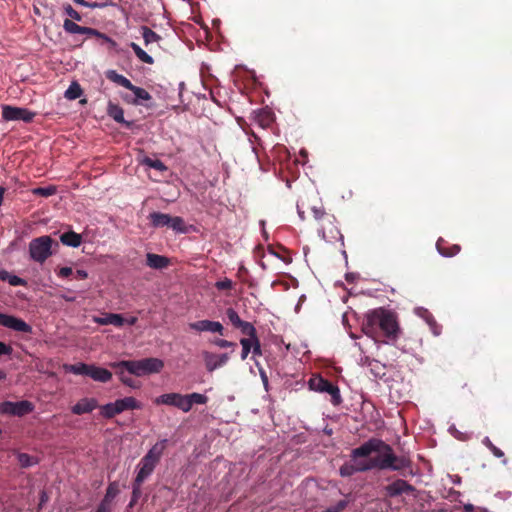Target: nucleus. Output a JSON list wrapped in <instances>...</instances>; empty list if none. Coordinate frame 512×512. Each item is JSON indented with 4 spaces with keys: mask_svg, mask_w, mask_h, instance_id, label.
Segmentation results:
<instances>
[{
    "mask_svg": "<svg viewBox=\"0 0 512 512\" xmlns=\"http://www.w3.org/2000/svg\"><path fill=\"white\" fill-rule=\"evenodd\" d=\"M377 327L392 339H396L400 331L396 315L383 308L369 311L365 316L363 331L366 335L374 337Z\"/></svg>",
    "mask_w": 512,
    "mask_h": 512,
    "instance_id": "obj_1",
    "label": "nucleus"
},
{
    "mask_svg": "<svg viewBox=\"0 0 512 512\" xmlns=\"http://www.w3.org/2000/svg\"><path fill=\"white\" fill-rule=\"evenodd\" d=\"M369 441L377 443L375 444L376 447L374 450L376 455L372 456L375 468L400 470L409 466V461L406 458L395 456L390 446L383 441L377 439H371Z\"/></svg>",
    "mask_w": 512,
    "mask_h": 512,
    "instance_id": "obj_2",
    "label": "nucleus"
},
{
    "mask_svg": "<svg viewBox=\"0 0 512 512\" xmlns=\"http://www.w3.org/2000/svg\"><path fill=\"white\" fill-rule=\"evenodd\" d=\"M110 366L112 368H125L130 374L142 377L160 373L164 368V362L159 358L151 357L141 360L114 362Z\"/></svg>",
    "mask_w": 512,
    "mask_h": 512,
    "instance_id": "obj_3",
    "label": "nucleus"
},
{
    "mask_svg": "<svg viewBox=\"0 0 512 512\" xmlns=\"http://www.w3.org/2000/svg\"><path fill=\"white\" fill-rule=\"evenodd\" d=\"M165 447L166 440L157 442L141 459L138 464V472L135 478L138 484H142L152 474L157 463L160 461Z\"/></svg>",
    "mask_w": 512,
    "mask_h": 512,
    "instance_id": "obj_4",
    "label": "nucleus"
},
{
    "mask_svg": "<svg viewBox=\"0 0 512 512\" xmlns=\"http://www.w3.org/2000/svg\"><path fill=\"white\" fill-rule=\"evenodd\" d=\"M141 408L142 404L134 397H125L101 406L100 414L104 418L110 419L126 410H135Z\"/></svg>",
    "mask_w": 512,
    "mask_h": 512,
    "instance_id": "obj_5",
    "label": "nucleus"
},
{
    "mask_svg": "<svg viewBox=\"0 0 512 512\" xmlns=\"http://www.w3.org/2000/svg\"><path fill=\"white\" fill-rule=\"evenodd\" d=\"M52 239L50 236H41L33 239L29 244L31 258L37 262H44L51 254Z\"/></svg>",
    "mask_w": 512,
    "mask_h": 512,
    "instance_id": "obj_6",
    "label": "nucleus"
},
{
    "mask_svg": "<svg viewBox=\"0 0 512 512\" xmlns=\"http://www.w3.org/2000/svg\"><path fill=\"white\" fill-rule=\"evenodd\" d=\"M308 384L313 391L330 394L333 405H339L341 403L342 399L339 388L328 380L320 376H314L309 380Z\"/></svg>",
    "mask_w": 512,
    "mask_h": 512,
    "instance_id": "obj_7",
    "label": "nucleus"
},
{
    "mask_svg": "<svg viewBox=\"0 0 512 512\" xmlns=\"http://www.w3.org/2000/svg\"><path fill=\"white\" fill-rule=\"evenodd\" d=\"M374 442L367 441L360 447L354 449L351 453V461L353 464L361 463L367 467V470L375 468V463H373V457L375 450Z\"/></svg>",
    "mask_w": 512,
    "mask_h": 512,
    "instance_id": "obj_8",
    "label": "nucleus"
},
{
    "mask_svg": "<svg viewBox=\"0 0 512 512\" xmlns=\"http://www.w3.org/2000/svg\"><path fill=\"white\" fill-rule=\"evenodd\" d=\"M34 410V405L27 401L22 400L18 402L4 401L0 403V413L11 416H24Z\"/></svg>",
    "mask_w": 512,
    "mask_h": 512,
    "instance_id": "obj_9",
    "label": "nucleus"
},
{
    "mask_svg": "<svg viewBox=\"0 0 512 512\" xmlns=\"http://www.w3.org/2000/svg\"><path fill=\"white\" fill-rule=\"evenodd\" d=\"M154 404L156 405H167V406H173L181 411L187 413L188 412V401L185 397V395L180 393H165L158 397H156L153 400Z\"/></svg>",
    "mask_w": 512,
    "mask_h": 512,
    "instance_id": "obj_10",
    "label": "nucleus"
},
{
    "mask_svg": "<svg viewBox=\"0 0 512 512\" xmlns=\"http://www.w3.org/2000/svg\"><path fill=\"white\" fill-rule=\"evenodd\" d=\"M35 116L34 112H31L25 108L14 107L9 105L2 106V117L6 121H18L31 122Z\"/></svg>",
    "mask_w": 512,
    "mask_h": 512,
    "instance_id": "obj_11",
    "label": "nucleus"
},
{
    "mask_svg": "<svg viewBox=\"0 0 512 512\" xmlns=\"http://www.w3.org/2000/svg\"><path fill=\"white\" fill-rule=\"evenodd\" d=\"M205 368L208 372H213L224 365L229 361L228 353H214L211 351L204 350L201 353Z\"/></svg>",
    "mask_w": 512,
    "mask_h": 512,
    "instance_id": "obj_12",
    "label": "nucleus"
},
{
    "mask_svg": "<svg viewBox=\"0 0 512 512\" xmlns=\"http://www.w3.org/2000/svg\"><path fill=\"white\" fill-rule=\"evenodd\" d=\"M106 77L113 83L133 91L134 96H149V94L144 89L135 87L129 79H127L126 77H124L121 74H118L114 70L107 71Z\"/></svg>",
    "mask_w": 512,
    "mask_h": 512,
    "instance_id": "obj_13",
    "label": "nucleus"
},
{
    "mask_svg": "<svg viewBox=\"0 0 512 512\" xmlns=\"http://www.w3.org/2000/svg\"><path fill=\"white\" fill-rule=\"evenodd\" d=\"M0 325L11 330L23 333H30L32 328L24 320L12 315L3 314L0 312Z\"/></svg>",
    "mask_w": 512,
    "mask_h": 512,
    "instance_id": "obj_14",
    "label": "nucleus"
},
{
    "mask_svg": "<svg viewBox=\"0 0 512 512\" xmlns=\"http://www.w3.org/2000/svg\"><path fill=\"white\" fill-rule=\"evenodd\" d=\"M189 328L198 333L209 332L224 335V327L219 321L199 320L189 323Z\"/></svg>",
    "mask_w": 512,
    "mask_h": 512,
    "instance_id": "obj_15",
    "label": "nucleus"
},
{
    "mask_svg": "<svg viewBox=\"0 0 512 512\" xmlns=\"http://www.w3.org/2000/svg\"><path fill=\"white\" fill-rule=\"evenodd\" d=\"M242 346L241 359L245 360L252 351L254 355H261V346L258 337L242 338L240 340Z\"/></svg>",
    "mask_w": 512,
    "mask_h": 512,
    "instance_id": "obj_16",
    "label": "nucleus"
},
{
    "mask_svg": "<svg viewBox=\"0 0 512 512\" xmlns=\"http://www.w3.org/2000/svg\"><path fill=\"white\" fill-rule=\"evenodd\" d=\"M319 235L324 239L325 241H334L339 236V231L337 227L334 225L333 217H327L324 219V222L322 223V227L319 230Z\"/></svg>",
    "mask_w": 512,
    "mask_h": 512,
    "instance_id": "obj_17",
    "label": "nucleus"
},
{
    "mask_svg": "<svg viewBox=\"0 0 512 512\" xmlns=\"http://www.w3.org/2000/svg\"><path fill=\"white\" fill-rule=\"evenodd\" d=\"M98 406L94 398H82L72 408V413L81 415L93 411Z\"/></svg>",
    "mask_w": 512,
    "mask_h": 512,
    "instance_id": "obj_18",
    "label": "nucleus"
},
{
    "mask_svg": "<svg viewBox=\"0 0 512 512\" xmlns=\"http://www.w3.org/2000/svg\"><path fill=\"white\" fill-rule=\"evenodd\" d=\"M414 488L404 480H396L386 487L389 496L394 497L403 493L413 492Z\"/></svg>",
    "mask_w": 512,
    "mask_h": 512,
    "instance_id": "obj_19",
    "label": "nucleus"
},
{
    "mask_svg": "<svg viewBox=\"0 0 512 512\" xmlns=\"http://www.w3.org/2000/svg\"><path fill=\"white\" fill-rule=\"evenodd\" d=\"M88 376L101 383L109 382L112 379V373L109 370L95 365L90 366Z\"/></svg>",
    "mask_w": 512,
    "mask_h": 512,
    "instance_id": "obj_20",
    "label": "nucleus"
},
{
    "mask_svg": "<svg viewBox=\"0 0 512 512\" xmlns=\"http://www.w3.org/2000/svg\"><path fill=\"white\" fill-rule=\"evenodd\" d=\"M146 262L150 268L163 269L169 265V259L165 256L148 253L146 255Z\"/></svg>",
    "mask_w": 512,
    "mask_h": 512,
    "instance_id": "obj_21",
    "label": "nucleus"
},
{
    "mask_svg": "<svg viewBox=\"0 0 512 512\" xmlns=\"http://www.w3.org/2000/svg\"><path fill=\"white\" fill-rule=\"evenodd\" d=\"M93 321L100 325H115L122 326L125 323V319L120 314H107L104 317H94Z\"/></svg>",
    "mask_w": 512,
    "mask_h": 512,
    "instance_id": "obj_22",
    "label": "nucleus"
},
{
    "mask_svg": "<svg viewBox=\"0 0 512 512\" xmlns=\"http://www.w3.org/2000/svg\"><path fill=\"white\" fill-rule=\"evenodd\" d=\"M367 467L364 464L357 463L353 464L352 461L350 463H346L340 468V475L343 477L351 476L356 472L367 471Z\"/></svg>",
    "mask_w": 512,
    "mask_h": 512,
    "instance_id": "obj_23",
    "label": "nucleus"
},
{
    "mask_svg": "<svg viewBox=\"0 0 512 512\" xmlns=\"http://www.w3.org/2000/svg\"><path fill=\"white\" fill-rule=\"evenodd\" d=\"M82 34H84L88 37H97V38L103 39L105 42L109 43V45L112 49H114L117 46V43L113 39H111L104 33H101L100 31H98L94 28L83 26Z\"/></svg>",
    "mask_w": 512,
    "mask_h": 512,
    "instance_id": "obj_24",
    "label": "nucleus"
},
{
    "mask_svg": "<svg viewBox=\"0 0 512 512\" xmlns=\"http://www.w3.org/2000/svg\"><path fill=\"white\" fill-rule=\"evenodd\" d=\"M108 114L118 123H123L126 127H130L132 122L124 120L123 109L117 105L109 103Z\"/></svg>",
    "mask_w": 512,
    "mask_h": 512,
    "instance_id": "obj_25",
    "label": "nucleus"
},
{
    "mask_svg": "<svg viewBox=\"0 0 512 512\" xmlns=\"http://www.w3.org/2000/svg\"><path fill=\"white\" fill-rule=\"evenodd\" d=\"M60 240L64 245L76 248L80 246L82 238L80 234L70 231L62 234Z\"/></svg>",
    "mask_w": 512,
    "mask_h": 512,
    "instance_id": "obj_26",
    "label": "nucleus"
},
{
    "mask_svg": "<svg viewBox=\"0 0 512 512\" xmlns=\"http://www.w3.org/2000/svg\"><path fill=\"white\" fill-rule=\"evenodd\" d=\"M149 219H150L152 225L156 228L165 227V226L168 227L170 215L164 214V213H159V212H154L149 215Z\"/></svg>",
    "mask_w": 512,
    "mask_h": 512,
    "instance_id": "obj_27",
    "label": "nucleus"
},
{
    "mask_svg": "<svg viewBox=\"0 0 512 512\" xmlns=\"http://www.w3.org/2000/svg\"><path fill=\"white\" fill-rule=\"evenodd\" d=\"M90 366L91 365H87L85 363H77V364H73V365L65 364L63 366V369L66 372H70L75 375H87L88 376Z\"/></svg>",
    "mask_w": 512,
    "mask_h": 512,
    "instance_id": "obj_28",
    "label": "nucleus"
},
{
    "mask_svg": "<svg viewBox=\"0 0 512 512\" xmlns=\"http://www.w3.org/2000/svg\"><path fill=\"white\" fill-rule=\"evenodd\" d=\"M141 31L146 46L152 43H158L160 40H162L160 35H158L156 32H154L147 26H142Z\"/></svg>",
    "mask_w": 512,
    "mask_h": 512,
    "instance_id": "obj_29",
    "label": "nucleus"
},
{
    "mask_svg": "<svg viewBox=\"0 0 512 512\" xmlns=\"http://www.w3.org/2000/svg\"><path fill=\"white\" fill-rule=\"evenodd\" d=\"M130 47L133 49L135 55L141 62L146 64L154 63L153 58L148 53H146L138 44L131 42Z\"/></svg>",
    "mask_w": 512,
    "mask_h": 512,
    "instance_id": "obj_30",
    "label": "nucleus"
},
{
    "mask_svg": "<svg viewBox=\"0 0 512 512\" xmlns=\"http://www.w3.org/2000/svg\"><path fill=\"white\" fill-rule=\"evenodd\" d=\"M0 279L3 281H7L12 286H20L26 284L24 279L16 275H12L6 270H0Z\"/></svg>",
    "mask_w": 512,
    "mask_h": 512,
    "instance_id": "obj_31",
    "label": "nucleus"
},
{
    "mask_svg": "<svg viewBox=\"0 0 512 512\" xmlns=\"http://www.w3.org/2000/svg\"><path fill=\"white\" fill-rule=\"evenodd\" d=\"M188 401V412L192 409L193 404H206L208 401V397L204 394L200 393H191L185 395Z\"/></svg>",
    "mask_w": 512,
    "mask_h": 512,
    "instance_id": "obj_32",
    "label": "nucleus"
},
{
    "mask_svg": "<svg viewBox=\"0 0 512 512\" xmlns=\"http://www.w3.org/2000/svg\"><path fill=\"white\" fill-rule=\"evenodd\" d=\"M63 29L69 34H82L83 26L78 25L71 19H65L63 22Z\"/></svg>",
    "mask_w": 512,
    "mask_h": 512,
    "instance_id": "obj_33",
    "label": "nucleus"
},
{
    "mask_svg": "<svg viewBox=\"0 0 512 512\" xmlns=\"http://www.w3.org/2000/svg\"><path fill=\"white\" fill-rule=\"evenodd\" d=\"M18 463L21 467L27 468L35 465L37 463L36 458L26 454V453H19L17 455Z\"/></svg>",
    "mask_w": 512,
    "mask_h": 512,
    "instance_id": "obj_34",
    "label": "nucleus"
},
{
    "mask_svg": "<svg viewBox=\"0 0 512 512\" xmlns=\"http://www.w3.org/2000/svg\"><path fill=\"white\" fill-rule=\"evenodd\" d=\"M142 163L148 167H151V168H154L158 171H166L167 170V167L166 165L158 160V159H151V158H148V157H145L142 159Z\"/></svg>",
    "mask_w": 512,
    "mask_h": 512,
    "instance_id": "obj_35",
    "label": "nucleus"
},
{
    "mask_svg": "<svg viewBox=\"0 0 512 512\" xmlns=\"http://www.w3.org/2000/svg\"><path fill=\"white\" fill-rule=\"evenodd\" d=\"M237 328H239L243 334L248 335L249 336L248 338L257 337L256 329L249 322L242 321L241 324Z\"/></svg>",
    "mask_w": 512,
    "mask_h": 512,
    "instance_id": "obj_36",
    "label": "nucleus"
},
{
    "mask_svg": "<svg viewBox=\"0 0 512 512\" xmlns=\"http://www.w3.org/2000/svg\"><path fill=\"white\" fill-rule=\"evenodd\" d=\"M117 494H118L117 485L115 483L110 484L106 490L105 497L102 501L111 505L113 499L117 496Z\"/></svg>",
    "mask_w": 512,
    "mask_h": 512,
    "instance_id": "obj_37",
    "label": "nucleus"
},
{
    "mask_svg": "<svg viewBox=\"0 0 512 512\" xmlns=\"http://www.w3.org/2000/svg\"><path fill=\"white\" fill-rule=\"evenodd\" d=\"M168 227L172 228L174 231L183 232L184 231V221L181 217L170 216Z\"/></svg>",
    "mask_w": 512,
    "mask_h": 512,
    "instance_id": "obj_38",
    "label": "nucleus"
},
{
    "mask_svg": "<svg viewBox=\"0 0 512 512\" xmlns=\"http://www.w3.org/2000/svg\"><path fill=\"white\" fill-rule=\"evenodd\" d=\"M56 192V188L54 186H48V187H39L32 190V193L34 195H39L43 197H49L53 195Z\"/></svg>",
    "mask_w": 512,
    "mask_h": 512,
    "instance_id": "obj_39",
    "label": "nucleus"
},
{
    "mask_svg": "<svg viewBox=\"0 0 512 512\" xmlns=\"http://www.w3.org/2000/svg\"><path fill=\"white\" fill-rule=\"evenodd\" d=\"M63 10L67 16L71 18V20L81 21L82 16L79 12H77L70 4H63Z\"/></svg>",
    "mask_w": 512,
    "mask_h": 512,
    "instance_id": "obj_40",
    "label": "nucleus"
},
{
    "mask_svg": "<svg viewBox=\"0 0 512 512\" xmlns=\"http://www.w3.org/2000/svg\"><path fill=\"white\" fill-rule=\"evenodd\" d=\"M483 444L493 453L495 457L501 458L504 456L503 451L497 448L488 437L483 439Z\"/></svg>",
    "mask_w": 512,
    "mask_h": 512,
    "instance_id": "obj_41",
    "label": "nucleus"
},
{
    "mask_svg": "<svg viewBox=\"0 0 512 512\" xmlns=\"http://www.w3.org/2000/svg\"><path fill=\"white\" fill-rule=\"evenodd\" d=\"M82 89L77 82H72L69 88L65 91L64 96H81Z\"/></svg>",
    "mask_w": 512,
    "mask_h": 512,
    "instance_id": "obj_42",
    "label": "nucleus"
},
{
    "mask_svg": "<svg viewBox=\"0 0 512 512\" xmlns=\"http://www.w3.org/2000/svg\"><path fill=\"white\" fill-rule=\"evenodd\" d=\"M226 315H227L228 319L230 320V322L235 327H238L241 324V322L243 321L239 317L238 313L234 309H232V308L227 309Z\"/></svg>",
    "mask_w": 512,
    "mask_h": 512,
    "instance_id": "obj_43",
    "label": "nucleus"
},
{
    "mask_svg": "<svg viewBox=\"0 0 512 512\" xmlns=\"http://www.w3.org/2000/svg\"><path fill=\"white\" fill-rule=\"evenodd\" d=\"M140 495H141V484H138L135 480L134 484H133L132 498L129 503V507H132L135 505V503L139 499Z\"/></svg>",
    "mask_w": 512,
    "mask_h": 512,
    "instance_id": "obj_44",
    "label": "nucleus"
},
{
    "mask_svg": "<svg viewBox=\"0 0 512 512\" xmlns=\"http://www.w3.org/2000/svg\"><path fill=\"white\" fill-rule=\"evenodd\" d=\"M215 286L219 290H230L233 288V282L230 279L225 278L217 281Z\"/></svg>",
    "mask_w": 512,
    "mask_h": 512,
    "instance_id": "obj_45",
    "label": "nucleus"
},
{
    "mask_svg": "<svg viewBox=\"0 0 512 512\" xmlns=\"http://www.w3.org/2000/svg\"><path fill=\"white\" fill-rule=\"evenodd\" d=\"M118 370V374H119V377H120V380L123 384L131 387V388H137V386L135 385L134 381L129 378V377H126L123 373V369L124 368H116Z\"/></svg>",
    "mask_w": 512,
    "mask_h": 512,
    "instance_id": "obj_46",
    "label": "nucleus"
},
{
    "mask_svg": "<svg viewBox=\"0 0 512 512\" xmlns=\"http://www.w3.org/2000/svg\"><path fill=\"white\" fill-rule=\"evenodd\" d=\"M211 343L219 348L235 347L234 342H231V341H228L225 339H220V338L212 340Z\"/></svg>",
    "mask_w": 512,
    "mask_h": 512,
    "instance_id": "obj_47",
    "label": "nucleus"
},
{
    "mask_svg": "<svg viewBox=\"0 0 512 512\" xmlns=\"http://www.w3.org/2000/svg\"><path fill=\"white\" fill-rule=\"evenodd\" d=\"M347 504H348V502L346 500H341V501L337 502L335 505L327 508L326 510H324L322 512H340L346 508Z\"/></svg>",
    "mask_w": 512,
    "mask_h": 512,
    "instance_id": "obj_48",
    "label": "nucleus"
},
{
    "mask_svg": "<svg viewBox=\"0 0 512 512\" xmlns=\"http://www.w3.org/2000/svg\"><path fill=\"white\" fill-rule=\"evenodd\" d=\"M12 351H13V349L11 346L0 341V356L10 355L12 353Z\"/></svg>",
    "mask_w": 512,
    "mask_h": 512,
    "instance_id": "obj_49",
    "label": "nucleus"
},
{
    "mask_svg": "<svg viewBox=\"0 0 512 512\" xmlns=\"http://www.w3.org/2000/svg\"><path fill=\"white\" fill-rule=\"evenodd\" d=\"M313 214H314V217L317 220H321L322 223L324 222L325 218L329 217L328 215L325 214L324 211H322L321 209H317V208H313Z\"/></svg>",
    "mask_w": 512,
    "mask_h": 512,
    "instance_id": "obj_50",
    "label": "nucleus"
},
{
    "mask_svg": "<svg viewBox=\"0 0 512 512\" xmlns=\"http://www.w3.org/2000/svg\"><path fill=\"white\" fill-rule=\"evenodd\" d=\"M74 3L78 4V5H81V6H85V7H89V8H96V7H99L100 5L96 2L94 3H89L85 0H72Z\"/></svg>",
    "mask_w": 512,
    "mask_h": 512,
    "instance_id": "obj_51",
    "label": "nucleus"
},
{
    "mask_svg": "<svg viewBox=\"0 0 512 512\" xmlns=\"http://www.w3.org/2000/svg\"><path fill=\"white\" fill-rule=\"evenodd\" d=\"M110 511H111V505L102 501L100 503V505L98 506V509L96 512H110Z\"/></svg>",
    "mask_w": 512,
    "mask_h": 512,
    "instance_id": "obj_52",
    "label": "nucleus"
},
{
    "mask_svg": "<svg viewBox=\"0 0 512 512\" xmlns=\"http://www.w3.org/2000/svg\"><path fill=\"white\" fill-rule=\"evenodd\" d=\"M72 274V268L70 267H63L59 270V276L61 277H67Z\"/></svg>",
    "mask_w": 512,
    "mask_h": 512,
    "instance_id": "obj_53",
    "label": "nucleus"
},
{
    "mask_svg": "<svg viewBox=\"0 0 512 512\" xmlns=\"http://www.w3.org/2000/svg\"><path fill=\"white\" fill-rule=\"evenodd\" d=\"M76 277L79 279H86L88 277V273L85 270H77Z\"/></svg>",
    "mask_w": 512,
    "mask_h": 512,
    "instance_id": "obj_54",
    "label": "nucleus"
},
{
    "mask_svg": "<svg viewBox=\"0 0 512 512\" xmlns=\"http://www.w3.org/2000/svg\"><path fill=\"white\" fill-rule=\"evenodd\" d=\"M459 250H460V248H459L458 246H454V247L452 248V252H451V253H445V252H443V251H441V250H439V251H440V253H441L443 256H452V255H455L456 253H458V252H459Z\"/></svg>",
    "mask_w": 512,
    "mask_h": 512,
    "instance_id": "obj_55",
    "label": "nucleus"
},
{
    "mask_svg": "<svg viewBox=\"0 0 512 512\" xmlns=\"http://www.w3.org/2000/svg\"><path fill=\"white\" fill-rule=\"evenodd\" d=\"M149 98H144V97H141V98H134V101L133 103L136 104V105H141L143 104V101H146L148 100Z\"/></svg>",
    "mask_w": 512,
    "mask_h": 512,
    "instance_id": "obj_56",
    "label": "nucleus"
},
{
    "mask_svg": "<svg viewBox=\"0 0 512 512\" xmlns=\"http://www.w3.org/2000/svg\"><path fill=\"white\" fill-rule=\"evenodd\" d=\"M430 325H431V328H432L433 333H434L435 335H439V333H440V332H439V331H438V329H437V325H436V323L433 321V322H431V323H430Z\"/></svg>",
    "mask_w": 512,
    "mask_h": 512,
    "instance_id": "obj_57",
    "label": "nucleus"
},
{
    "mask_svg": "<svg viewBox=\"0 0 512 512\" xmlns=\"http://www.w3.org/2000/svg\"><path fill=\"white\" fill-rule=\"evenodd\" d=\"M48 500V496L45 492H42L41 493V502H40V505H42L43 503H45L46 501Z\"/></svg>",
    "mask_w": 512,
    "mask_h": 512,
    "instance_id": "obj_58",
    "label": "nucleus"
},
{
    "mask_svg": "<svg viewBox=\"0 0 512 512\" xmlns=\"http://www.w3.org/2000/svg\"><path fill=\"white\" fill-rule=\"evenodd\" d=\"M136 321H137L136 317H131L130 319L125 320V323H128L129 325H133L136 323Z\"/></svg>",
    "mask_w": 512,
    "mask_h": 512,
    "instance_id": "obj_59",
    "label": "nucleus"
},
{
    "mask_svg": "<svg viewBox=\"0 0 512 512\" xmlns=\"http://www.w3.org/2000/svg\"><path fill=\"white\" fill-rule=\"evenodd\" d=\"M4 193H5V189L0 187V206L2 205V202H3Z\"/></svg>",
    "mask_w": 512,
    "mask_h": 512,
    "instance_id": "obj_60",
    "label": "nucleus"
},
{
    "mask_svg": "<svg viewBox=\"0 0 512 512\" xmlns=\"http://www.w3.org/2000/svg\"><path fill=\"white\" fill-rule=\"evenodd\" d=\"M6 379V373L2 370H0V380H5Z\"/></svg>",
    "mask_w": 512,
    "mask_h": 512,
    "instance_id": "obj_61",
    "label": "nucleus"
},
{
    "mask_svg": "<svg viewBox=\"0 0 512 512\" xmlns=\"http://www.w3.org/2000/svg\"><path fill=\"white\" fill-rule=\"evenodd\" d=\"M473 508L471 504L465 506L466 511H470Z\"/></svg>",
    "mask_w": 512,
    "mask_h": 512,
    "instance_id": "obj_62",
    "label": "nucleus"
},
{
    "mask_svg": "<svg viewBox=\"0 0 512 512\" xmlns=\"http://www.w3.org/2000/svg\"><path fill=\"white\" fill-rule=\"evenodd\" d=\"M86 102H87V101H86V98H81V100H80V104L85 105V104H86Z\"/></svg>",
    "mask_w": 512,
    "mask_h": 512,
    "instance_id": "obj_63",
    "label": "nucleus"
},
{
    "mask_svg": "<svg viewBox=\"0 0 512 512\" xmlns=\"http://www.w3.org/2000/svg\"><path fill=\"white\" fill-rule=\"evenodd\" d=\"M261 376H262V379L266 382V381H267V379H266L265 374H264V373H262V374H261Z\"/></svg>",
    "mask_w": 512,
    "mask_h": 512,
    "instance_id": "obj_64",
    "label": "nucleus"
}]
</instances>
